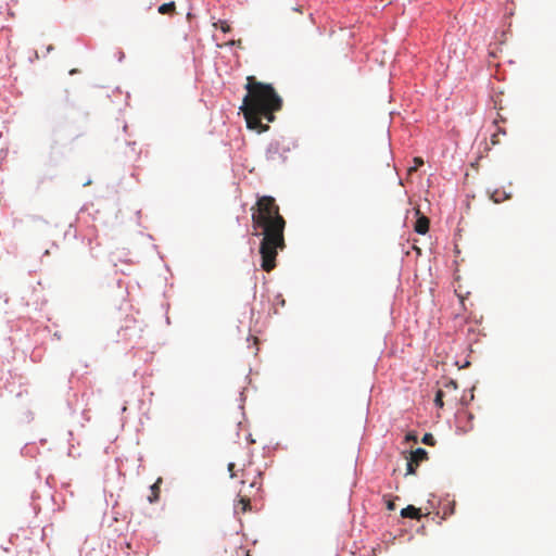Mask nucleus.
<instances>
[{
  "instance_id": "nucleus-9",
  "label": "nucleus",
  "mask_w": 556,
  "mask_h": 556,
  "mask_svg": "<svg viewBox=\"0 0 556 556\" xmlns=\"http://www.w3.org/2000/svg\"><path fill=\"white\" fill-rule=\"evenodd\" d=\"M490 197L495 203H501L509 199L510 194L507 193L505 190L495 189L494 191L491 192Z\"/></svg>"
},
{
  "instance_id": "nucleus-10",
  "label": "nucleus",
  "mask_w": 556,
  "mask_h": 556,
  "mask_svg": "<svg viewBox=\"0 0 556 556\" xmlns=\"http://www.w3.org/2000/svg\"><path fill=\"white\" fill-rule=\"evenodd\" d=\"M235 509H236V511H237V513H239V511H240V513H245V511H248V510L250 509V500H249V498H247V497H241V498L237 502V504H236V506H235Z\"/></svg>"
},
{
  "instance_id": "nucleus-13",
  "label": "nucleus",
  "mask_w": 556,
  "mask_h": 556,
  "mask_svg": "<svg viewBox=\"0 0 556 556\" xmlns=\"http://www.w3.org/2000/svg\"><path fill=\"white\" fill-rule=\"evenodd\" d=\"M443 395H444V392L442 390H438L437 391V394H435V399H434V404L442 408L443 407Z\"/></svg>"
},
{
  "instance_id": "nucleus-3",
  "label": "nucleus",
  "mask_w": 556,
  "mask_h": 556,
  "mask_svg": "<svg viewBox=\"0 0 556 556\" xmlns=\"http://www.w3.org/2000/svg\"><path fill=\"white\" fill-rule=\"evenodd\" d=\"M410 457H406V475H414L416 468L424 460L428 459V454H409Z\"/></svg>"
},
{
  "instance_id": "nucleus-8",
  "label": "nucleus",
  "mask_w": 556,
  "mask_h": 556,
  "mask_svg": "<svg viewBox=\"0 0 556 556\" xmlns=\"http://www.w3.org/2000/svg\"><path fill=\"white\" fill-rule=\"evenodd\" d=\"M401 516L403 518H412L419 520L421 518V513L419 508H416L413 505H408L407 507L401 510Z\"/></svg>"
},
{
  "instance_id": "nucleus-12",
  "label": "nucleus",
  "mask_w": 556,
  "mask_h": 556,
  "mask_svg": "<svg viewBox=\"0 0 556 556\" xmlns=\"http://www.w3.org/2000/svg\"><path fill=\"white\" fill-rule=\"evenodd\" d=\"M421 442L428 446H434L435 444L434 437L431 433H426L422 437Z\"/></svg>"
},
{
  "instance_id": "nucleus-19",
  "label": "nucleus",
  "mask_w": 556,
  "mask_h": 556,
  "mask_svg": "<svg viewBox=\"0 0 556 556\" xmlns=\"http://www.w3.org/2000/svg\"><path fill=\"white\" fill-rule=\"evenodd\" d=\"M492 144H497L500 142L498 134H493L491 138Z\"/></svg>"
},
{
  "instance_id": "nucleus-4",
  "label": "nucleus",
  "mask_w": 556,
  "mask_h": 556,
  "mask_svg": "<svg viewBox=\"0 0 556 556\" xmlns=\"http://www.w3.org/2000/svg\"><path fill=\"white\" fill-rule=\"evenodd\" d=\"M251 464V459L248 456L247 459L230 462L228 464V471L230 472V477H238L239 472H243L245 470V466Z\"/></svg>"
},
{
  "instance_id": "nucleus-11",
  "label": "nucleus",
  "mask_w": 556,
  "mask_h": 556,
  "mask_svg": "<svg viewBox=\"0 0 556 556\" xmlns=\"http://www.w3.org/2000/svg\"><path fill=\"white\" fill-rule=\"evenodd\" d=\"M176 10L175 2L163 3L159 7L157 11L160 14H173Z\"/></svg>"
},
{
  "instance_id": "nucleus-14",
  "label": "nucleus",
  "mask_w": 556,
  "mask_h": 556,
  "mask_svg": "<svg viewBox=\"0 0 556 556\" xmlns=\"http://www.w3.org/2000/svg\"><path fill=\"white\" fill-rule=\"evenodd\" d=\"M414 164L415 165L413 167H409V173L417 170L419 166L424 165V160L421 157H415Z\"/></svg>"
},
{
  "instance_id": "nucleus-20",
  "label": "nucleus",
  "mask_w": 556,
  "mask_h": 556,
  "mask_svg": "<svg viewBox=\"0 0 556 556\" xmlns=\"http://www.w3.org/2000/svg\"><path fill=\"white\" fill-rule=\"evenodd\" d=\"M496 134H498V135H500V134L505 135V130H503V129H498V131H497Z\"/></svg>"
},
{
  "instance_id": "nucleus-16",
  "label": "nucleus",
  "mask_w": 556,
  "mask_h": 556,
  "mask_svg": "<svg viewBox=\"0 0 556 556\" xmlns=\"http://www.w3.org/2000/svg\"><path fill=\"white\" fill-rule=\"evenodd\" d=\"M387 508H388L389 510H394V509H395L394 501H392V500H388V501H387Z\"/></svg>"
},
{
  "instance_id": "nucleus-6",
  "label": "nucleus",
  "mask_w": 556,
  "mask_h": 556,
  "mask_svg": "<svg viewBox=\"0 0 556 556\" xmlns=\"http://www.w3.org/2000/svg\"><path fill=\"white\" fill-rule=\"evenodd\" d=\"M163 482V479L160 477L156 479V481L151 485L150 488V495L148 497L150 503H155L160 498V491H161V484Z\"/></svg>"
},
{
  "instance_id": "nucleus-5",
  "label": "nucleus",
  "mask_w": 556,
  "mask_h": 556,
  "mask_svg": "<svg viewBox=\"0 0 556 556\" xmlns=\"http://www.w3.org/2000/svg\"><path fill=\"white\" fill-rule=\"evenodd\" d=\"M429 225H430L429 218L421 215L417 218L415 226H414V230L417 233L425 235L429 230Z\"/></svg>"
},
{
  "instance_id": "nucleus-2",
  "label": "nucleus",
  "mask_w": 556,
  "mask_h": 556,
  "mask_svg": "<svg viewBox=\"0 0 556 556\" xmlns=\"http://www.w3.org/2000/svg\"><path fill=\"white\" fill-rule=\"evenodd\" d=\"M245 89L248 93L243 98L240 110L249 129L264 132L268 125L262 124V118L268 123L275 121L274 113L282 108V99L270 84L257 81L254 76L247 77Z\"/></svg>"
},
{
  "instance_id": "nucleus-17",
  "label": "nucleus",
  "mask_w": 556,
  "mask_h": 556,
  "mask_svg": "<svg viewBox=\"0 0 556 556\" xmlns=\"http://www.w3.org/2000/svg\"><path fill=\"white\" fill-rule=\"evenodd\" d=\"M446 388H451V389H457V384L454 380H450L446 384H445Z\"/></svg>"
},
{
  "instance_id": "nucleus-7",
  "label": "nucleus",
  "mask_w": 556,
  "mask_h": 556,
  "mask_svg": "<svg viewBox=\"0 0 556 556\" xmlns=\"http://www.w3.org/2000/svg\"><path fill=\"white\" fill-rule=\"evenodd\" d=\"M404 442L406 444H410V442H412L413 444L409 445L407 448H405L403 452H418V453L426 452V450H424L421 447L414 448V444L417 443V435L414 432H408L404 438Z\"/></svg>"
},
{
  "instance_id": "nucleus-18",
  "label": "nucleus",
  "mask_w": 556,
  "mask_h": 556,
  "mask_svg": "<svg viewBox=\"0 0 556 556\" xmlns=\"http://www.w3.org/2000/svg\"><path fill=\"white\" fill-rule=\"evenodd\" d=\"M454 509H455V503L453 502L451 505H450V508H448V511L447 510H444V515H452L454 514Z\"/></svg>"
},
{
  "instance_id": "nucleus-15",
  "label": "nucleus",
  "mask_w": 556,
  "mask_h": 556,
  "mask_svg": "<svg viewBox=\"0 0 556 556\" xmlns=\"http://www.w3.org/2000/svg\"><path fill=\"white\" fill-rule=\"evenodd\" d=\"M218 24H219V28L222 31H224V33L230 31V29H231L230 25L226 21H219Z\"/></svg>"
},
{
  "instance_id": "nucleus-1",
  "label": "nucleus",
  "mask_w": 556,
  "mask_h": 556,
  "mask_svg": "<svg viewBox=\"0 0 556 556\" xmlns=\"http://www.w3.org/2000/svg\"><path fill=\"white\" fill-rule=\"evenodd\" d=\"M252 228L255 236H262L260 243L261 267L269 273L276 267L278 251L286 248V219L271 195H260L251 207Z\"/></svg>"
}]
</instances>
